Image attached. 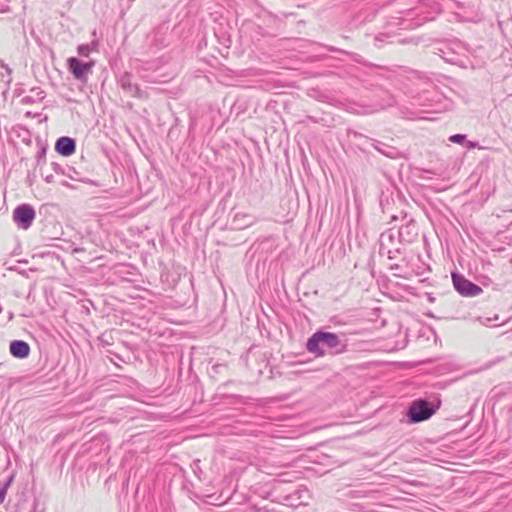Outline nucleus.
I'll use <instances>...</instances> for the list:
<instances>
[{"instance_id":"nucleus-21","label":"nucleus","mask_w":512,"mask_h":512,"mask_svg":"<svg viewBox=\"0 0 512 512\" xmlns=\"http://www.w3.org/2000/svg\"><path fill=\"white\" fill-rule=\"evenodd\" d=\"M477 321H479V323L484 326H497V324H492V321H493L492 318L478 317Z\"/></svg>"},{"instance_id":"nucleus-19","label":"nucleus","mask_w":512,"mask_h":512,"mask_svg":"<svg viewBox=\"0 0 512 512\" xmlns=\"http://www.w3.org/2000/svg\"><path fill=\"white\" fill-rule=\"evenodd\" d=\"M374 148L381 152L382 154L386 155V156H389V157H392L391 153L383 150V146H385V144L379 142V141H374V144H373Z\"/></svg>"},{"instance_id":"nucleus-14","label":"nucleus","mask_w":512,"mask_h":512,"mask_svg":"<svg viewBox=\"0 0 512 512\" xmlns=\"http://www.w3.org/2000/svg\"><path fill=\"white\" fill-rule=\"evenodd\" d=\"M0 66L5 70V73L1 74L2 81L5 83L7 89L12 82V69L3 60H0Z\"/></svg>"},{"instance_id":"nucleus-22","label":"nucleus","mask_w":512,"mask_h":512,"mask_svg":"<svg viewBox=\"0 0 512 512\" xmlns=\"http://www.w3.org/2000/svg\"><path fill=\"white\" fill-rule=\"evenodd\" d=\"M52 168L57 174H64V169L60 164L53 162Z\"/></svg>"},{"instance_id":"nucleus-30","label":"nucleus","mask_w":512,"mask_h":512,"mask_svg":"<svg viewBox=\"0 0 512 512\" xmlns=\"http://www.w3.org/2000/svg\"><path fill=\"white\" fill-rule=\"evenodd\" d=\"M280 488H281L280 486L279 487H275L274 492H276L277 490H280Z\"/></svg>"},{"instance_id":"nucleus-31","label":"nucleus","mask_w":512,"mask_h":512,"mask_svg":"<svg viewBox=\"0 0 512 512\" xmlns=\"http://www.w3.org/2000/svg\"><path fill=\"white\" fill-rule=\"evenodd\" d=\"M379 109V107L377 109H374V111H377ZM370 113H373V110H370Z\"/></svg>"},{"instance_id":"nucleus-20","label":"nucleus","mask_w":512,"mask_h":512,"mask_svg":"<svg viewBox=\"0 0 512 512\" xmlns=\"http://www.w3.org/2000/svg\"><path fill=\"white\" fill-rule=\"evenodd\" d=\"M293 496H294V494L289 493V494L283 496L282 500H280L279 498H275L274 500H277L278 502L285 504V505H293V503L291 502V500L293 499Z\"/></svg>"},{"instance_id":"nucleus-13","label":"nucleus","mask_w":512,"mask_h":512,"mask_svg":"<svg viewBox=\"0 0 512 512\" xmlns=\"http://www.w3.org/2000/svg\"><path fill=\"white\" fill-rule=\"evenodd\" d=\"M423 10H424L423 5H420L414 9L409 10L406 13L405 20L414 21L413 23L410 24L412 27H418V26L422 25L424 22H426L428 20H432L433 17L422 15L424 13Z\"/></svg>"},{"instance_id":"nucleus-10","label":"nucleus","mask_w":512,"mask_h":512,"mask_svg":"<svg viewBox=\"0 0 512 512\" xmlns=\"http://www.w3.org/2000/svg\"><path fill=\"white\" fill-rule=\"evenodd\" d=\"M257 221L258 219L252 214L245 212H237L233 216L232 226L234 229L243 230L252 226Z\"/></svg>"},{"instance_id":"nucleus-15","label":"nucleus","mask_w":512,"mask_h":512,"mask_svg":"<svg viewBox=\"0 0 512 512\" xmlns=\"http://www.w3.org/2000/svg\"><path fill=\"white\" fill-rule=\"evenodd\" d=\"M13 481V476H10L4 483H0V504L5 500L7 490Z\"/></svg>"},{"instance_id":"nucleus-27","label":"nucleus","mask_w":512,"mask_h":512,"mask_svg":"<svg viewBox=\"0 0 512 512\" xmlns=\"http://www.w3.org/2000/svg\"><path fill=\"white\" fill-rule=\"evenodd\" d=\"M89 45H91L92 51H96L98 48V42L92 41Z\"/></svg>"},{"instance_id":"nucleus-29","label":"nucleus","mask_w":512,"mask_h":512,"mask_svg":"<svg viewBox=\"0 0 512 512\" xmlns=\"http://www.w3.org/2000/svg\"><path fill=\"white\" fill-rule=\"evenodd\" d=\"M400 268V265L399 264H393L391 266V269H399Z\"/></svg>"},{"instance_id":"nucleus-2","label":"nucleus","mask_w":512,"mask_h":512,"mask_svg":"<svg viewBox=\"0 0 512 512\" xmlns=\"http://www.w3.org/2000/svg\"><path fill=\"white\" fill-rule=\"evenodd\" d=\"M441 401L438 397H434L432 401L419 398L414 400L409 407L407 416L411 423H420L428 420L439 409Z\"/></svg>"},{"instance_id":"nucleus-12","label":"nucleus","mask_w":512,"mask_h":512,"mask_svg":"<svg viewBox=\"0 0 512 512\" xmlns=\"http://www.w3.org/2000/svg\"><path fill=\"white\" fill-rule=\"evenodd\" d=\"M10 353L13 357L18 359H25L30 354V346L23 340H13L9 346Z\"/></svg>"},{"instance_id":"nucleus-4","label":"nucleus","mask_w":512,"mask_h":512,"mask_svg":"<svg viewBox=\"0 0 512 512\" xmlns=\"http://www.w3.org/2000/svg\"><path fill=\"white\" fill-rule=\"evenodd\" d=\"M452 281L455 290L464 297H474L483 292L482 288L479 285L466 279L460 273L453 272Z\"/></svg>"},{"instance_id":"nucleus-24","label":"nucleus","mask_w":512,"mask_h":512,"mask_svg":"<svg viewBox=\"0 0 512 512\" xmlns=\"http://www.w3.org/2000/svg\"><path fill=\"white\" fill-rule=\"evenodd\" d=\"M34 102V99L31 96H25L22 98V103L31 104Z\"/></svg>"},{"instance_id":"nucleus-3","label":"nucleus","mask_w":512,"mask_h":512,"mask_svg":"<svg viewBox=\"0 0 512 512\" xmlns=\"http://www.w3.org/2000/svg\"><path fill=\"white\" fill-rule=\"evenodd\" d=\"M401 244L393 229L383 232L379 238V254L386 255L388 259L394 260L402 254Z\"/></svg>"},{"instance_id":"nucleus-26","label":"nucleus","mask_w":512,"mask_h":512,"mask_svg":"<svg viewBox=\"0 0 512 512\" xmlns=\"http://www.w3.org/2000/svg\"><path fill=\"white\" fill-rule=\"evenodd\" d=\"M327 50H328V51H331V52H343L342 50L337 49V48H336V47H334V46H327Z\"/></svg>"},{"instance_id":"nucleus-11","label":"nucleus","mask_w":512,"mask_h":512,"mask_svg":"<svg viewBox=\"0 0 512 512\" xmlns=\"http://www.w3.org/2000/svg\"><path fill=\"white\" fill-rule=\"evenodd\" d=\"M150 45L156 49H162L168 45L167 28L158 27L149 36Z\"/></svg>"},{"instance_id":"nucleus-6","label":"nucleus","mask_w":512,"mask_h":512,"mask_svg":"<svg viewBox=\"0 0 512 512\" xmlns=\"http://www.w3.org/2000/svg\"><path fill=\"white\" fill-rule=\"evenodd\" d=\"M68 70L76 80L86 81L91 72L94 62H83L76 57H70L67 60Z\"/></svg>"},{"instance_id":"nucleus-9","label":"nucleus","mask_w":512,"mask_h":512,"mask_svg":"<svg viewBox=\"0 0 512 512\" xmlns=\"http://www.w3.org/2000/svg\"><path fill=\"white\" fill-rule=\"evenodd\" d=\"M76 141L74 138L62 136L56 140L55 151L64 157L71 156L75 153Z\"/></svg>"},{"instance_id":"nucleus-28","label":"nucleus","mask_w":512,"mask_h":512,"mask_svg":"<svg viewBox=\"0 0 512 512\" xmlns=\"http://www.w3.org/2000/svg\"><path fill=\"white\" fill-rule=\"evenodd\" d=\"M45 181H46L47 183H52V182H53V175H48V176H46V177H45Z\"/></svg>"},{"instance_id":"nucleus-5","label":"nucleus","mask_w":512,"mask_h":512,"mask_svg":"<svg viewBox=\"0 0 512 512\" xmlns=\"http://www.w3.org/2000/svg\"><path fill=\"white\" fill-rule=\"evenodd\" d=\"M35 215V210L31 205L21 204L14 209L13 220L18 227L26 230L31 227Z\"/></svg>"},{"instance_id":"nucleus-18","label":"nucleus","mask_w":512,"mask_h":512,"mask_svg":"<svg viewBox=\"0 0 512 512\" xmlns=\"http://www.w3.org/2000/svg\"><path fill=\"white\" fill-rule=\"evenodd\" d=\"M395 104V100L392 96H388V99L382 103H379L378 106H379V109H384V108H387V107H391Z\"/></svg>"},{"instance_id":"nucleus-7","label":"nucleus","mask_w":512,"mask_h":512,"mask_svg":"<svg viewBox=\"0 0 512 512\" xmlns=\"http://www.w3.org/2000/svg\"><path fill=\"white\" fill-rule=\"evenodd\" d=\"M122 90L133 98L143 99L146 98V93L139 87L137 83L133 82V75L129 72L123 73L118 80Z\"/></svg>"},{"instance_id":"nucleus-16","label":"nucleus","mask_w":512,"mask_h":512,"mask_svg":"<svg viewBox=\"0 0 512 512\" xmlns=\"http://www.w3.org/2000/svg\"><path fill=\"white\" fill-rule=\"evenodd\" d=\"M77 52L82 57H88L92 52L91 45L81 44L77 47Z\"/></svg>"},{"instance_id":"nucleus-25","label":"nucleus","mask_w":512,"mask_h":512,"mask_svg":"<svg viewBox=\"0 0 512 512\" xmlns=\"http://www.w3.org/2000/svg\"><path fill=\"white\" fill-rule=\"evenodd\" d=\"M31 91L32 92H36V95H37L39 100H42L44 98V92L43 91H38L36 89H32Z\"/></svg>"},{"instance_id":"nucleus-23","label":"nucleus","mask_w":512,"mask_h":512,"mask_svg":"<svg viewBox=\"0 0 512 512\" xmlns=\"http://www.w3.org/2000/svg\"><path fill=\"white\" fill-rule=\"evenodd\" d=\"M45 154H46V150L45 149H42L41 151L38 152V155H37V162L38 164L45 159Z\"/></svg>"},{"instance_id":"nucleus-17","label":"nucleus","mask_w":512,"mask_h":512,"mask_svg":"<svg viewBox=\"0 0 512 512\" xmlns=\"http://www.w3.org/2000/svg\"><path fill=\"white\" fill-rule=\"evenodd\" d=\"M450 141L457 144H463L466 141V135L454 134L450 137Z\"/></svg>"},{"instance_id":"nucleus-1","label":"nucleus","mask_w":512,"mask_h":512,"mask_svg":"<svg viewBox=\"0 0 512 512\" xmlns=\"http://www.w3.org/2000/svg\"><path fill=\"white\" fill-rule=\"evenodd\" d=\"M324 347L331 350V354L339 355L347 352L348 345L336 333L318 330L308 338L306 349L317 357L326 355Z\"/></svg>"},{"instance_id":"nucleus-8","label":"nucleus","mask_w":512,"mask_h":512,"mask_svg":"<svg viewBox=\"0 0 512 512\" xmlns=\"http://www.w3.org/2000/svg\"><path fill=\"white\" fill-rule=\"evenodd\" d=\"M399 242L413 243L418 238V227L414 220H409L405 225H402L398 231H395Z\"/></svg>"}]
</instances>
